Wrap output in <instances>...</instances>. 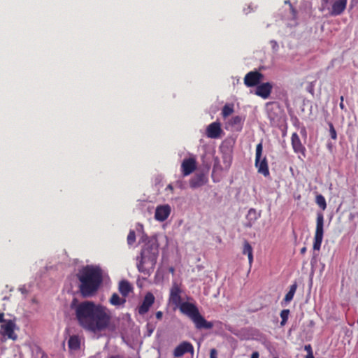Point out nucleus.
Here are the masks:
<instances>
[{"mask_svg":"<svg viewBox=\"0 0 358 358\" xmlns=\"http://www.w3.org/2000/svg\"><path fill=\"white\" fill-rule=\"evenodd\" d=\"M163 316V313L162 311H157L156 313V317L157 320H162Z\"/></svg>","mask_w":358,"mask_h":358,"instance_id":"4c0bfd02","label":"nucleus"},{"mask_svg":"<svg viewBox=\"0 0 358 358\" xmlns=\"http://www.w3.org/2000/svg\"><path fill=\"white\" fill-rule=\"evenodd\" d=\"M324 216L322 213H318L317 214V224H316V229L315 234L314 238L313 243V249L315 250H319L321 247V244L323 239L324 234Z\"/></svg>","mask_w":358,"mask_h":358,"instance_id":"39448f33","label":"nucleus"},{"mask_svg":"<svg viewBox=\"0 0 358 358\" xmlns=\"http://www.w3.org/2000/svg\"><path fill=\"white\" fill-rule=\"evenodd\" d=\"M217 352L215 348L210 350V358H217Z\"/></svg>","mask_w":358,"mask_h":358,"instance_id":"72a5a7b5","label":"nucleus"},{"mask_svg":"<svg viewBox=\"0 0 358 358\" xmlns=\"http://www.w3.org/2000/svg\"><path fill=\"white\" fill-rule=\"evenodd\" d=\"M263 152L262 143H259L256 147L255 155V166L257 168L258 173L262 174L264 176L267 177L269 176V170L266 157H264L262 159Z\"/></svg>","mask_w":358,"mask_h":358,"instance_id":"20e7f679","label":"nucleus"},{"mask_svg":"<svg viewBox=\"0 0 358 358\" xmlns=\"http://www.w3.org/2000/svg\"><path fill=\"white\" fill-rule=\"evenodd\" d=\"M296 288H297L296 282H294L293 285H292L290 286L289 291L286 294L285 299H284V301L285 303H289L292 300L294 295L296 292Z\"/></svg>","mask_w":358,"mask_h":358,"instance_id":"b1692460","label":"nucleus"},{"mask_svg":"<svg viewBox=\"0 0 358 358\" xmlns=\"http://www.w3.org/2000/svg\"><path fill=\"white\" fill-rule=\"evenodd\" d=\"M259 217V213L254 208H250L246 215L247 222L245 224L246 227H251Z\"/></svg>","mask_w":358,"mask_h":358,"instance_id":"aec40b11","label":"nucleus"},{"mask_svg":"<svg viewBox=\"0 0 358 358\" xmlns=\"http://www.w3.org/2000/svg\"><path fill=\"white\" fill-rule=\"evenodd\" d=\"M80 282V291L85 297L92 296L102 282L101 269L98 266L87 265L77 273Z\"/></svg>","mask_w":358,"mask_h":358,"instance_id":"f03ea898","label":"nucleus"},{"mask_svg":"<svg viewBox=\"0 0 358 358\" xmlns=\"http://www.w3.org/2000/svg\"><path fill=\"white\" fill-rule=\"evenodd\" d=\"M206 177L204 173H196L189 180V185L192 188H197L203 186L206 182Z\"/></svg>","mask_w":358,"mask_h":358,"instance_id":"a211bd4d","label":"nucleus"},{"mask_svg":"<svg viewBox=\"0 0 358 358\" xmlns=\"http://www.w3.org/2000/svg\"><path fill=\"white\" fill-rule=\"evenodd\" d=\"M136 241V234L134 230H130L128 236H127V243L129 245H131L134 244V243Z\"/></svg>","mask_w":358,"mask_h":358,"instance_id":"7c9ffc66","label":"nucleus"},{"mask_svg":"<svg viewBox=\"0 0 358 358\" xmlns=\"http://www.w3.org/2000/svg\"><path fill=\"white\" fill-rule=\"evenodd\" d=\"M188 352L193 355L194 347L191 343L183 341L174 349L173 355L176 357H180Z\"/></svg>","mask_w":358,"mask_h":358,"instance_id":"1a4fd4ad","label":"nucleus"},{"mask_svg":"<svg viewBox=\"0 0 358 358\" xmlns=\"http://www.w3.org/2000/svg\"><path fill=\"white\" fill-rule=\"evenodd\" d=\"M192 320L197 329H210L213 327V322L206 320L200 313H199Z\"/></svg>","mask_w":358,"mask_h":358,"instance_id":"f8f14e48","label":"nucleus"},{"mask_svg":"<svg viewBox=\"0 0 358 358\" xmlns=\"http://www.w3.org/2000/svg\"><path fill=\"white\" fill-rule=\"evenodd\" d=\"M171 207L169 205H161L156 208L155 218L160 222L166 220L171 213Z\"/></svg>","mask_w":358,"mask_h":358,"instance_id":"9b49d317","label":"nucleus"},{"mask_svg":"<svg viewBox=\"0 0 358 358\" xmlns=\"http://www.w3.org/2000/svg\"><path fill=\"white\" fill-rule=\"evenodd\" d=\"M182 171L184 176L192 173L196 168V162L194 158L185 159L181 164Z\"/></svg>","mask_w":358,"mask_h":358,"instance_id":"4468645a","label":"nucleus"},{"mask_svg":"<svg viewBox=\"0 0 358 358\" xmlns=\"http://www.w3.org/2000/svg\"><path fill=\"white\" fill-rule=\"evenodd\" d=\"M4 314L0 313V323L2 322L3 324L5 323L6 320L3 319Z\"/></svg>","mask_w":358,"mask_h":358,"instance_id":"ea45409f","label":"nucleus"},{"mask_svg":"<svg viewBox=\"0 0 358 358\" xmlns=\"http://www.w3.org/2000/svg\"><path fill=\"white\" fill-rule=\"evenodd\" d=\"M234 112V109L231 106L229 105H225L222 108V115L226 117L230 115Z\"/></svg>","mask_w":358,"mask_h":358,"instance_id":"c756f323","label":"nucleus"},{"mask_svg":"<svg viewBox=\"0 0 358 358\" xmlns=\"http://www.w3.org/2000/svg\"><path fill=\"white\" fill-rule=\"evenodd\" d=\"M180 311L192 320L199 313V309L191 303L182 302L180 305Z\"/></svg>","mask_w":358,"mask_h":358,"instance_id":"9d476101","label":"nucleus"},{"mask_svg":"<svg viewBox=\"0 0 358 358\" xmlns=\"http://www.w3.org/2000/svg\"><path fill=\"white\" fill-rule=\"evenodd\" d=\"M154 301V295L150 292L147 293L144 297L142 304L138 307V313L140 315H144L148 313Z\"/></svg>","mask_w":358,"mask_h":358,"instance_id":"ddd939ff","label":"nucleus"},{"mask_svg":"<svg viewBox=\"0 0 358 358\" xmlns=\"http://www.w3.org/2000/svg\"><path fill=\"white\" fill-rule=\"evenodd\" d=\"M259 355L258 352H253L251 355V358H259Z\"/></svg>","mask_w":358,"mask_h":358,"instance_id":"58836bf2","label":"nucleus"},{"mask_svg":"<svg viewBox=\"0 0 358 358\" xmlns=\"http://www.w3.org/2000/svg\"><path fill=\"white\" fill-rule=\"evenodd\" d=\"M316 203L323 210L327 208V203L324 197L322 194H317L315 198Z\"/></svg>","mask_w":358,"mask_h":358,"instance_id":"a878e982","label":"nucleus"},{"mask_svg":"<svg viewBox=\"0 0 358 358\" xmlns=\"http://www.w3.org/2000/svg\"><path fill=\"white\" fill-rule=\"evenodd\" d=\"M272 88L273 85L271 83H264L257 86L255 94L263 99H267L270 96Z\"/></svg>","mask_w":358,"mask_h":358,"instance_id":"2eb2a0df","label":"nucleus"},{"mask_svg":"<svg viewBox=\"0 0 358 358\" xmlns=\"http://www.w3.org/2000/svg\"><path fill=\"white\" fill-rule=\"evenodd\" d=\"M347 0H336L331 6L330 15L337 16L342 14L346 8Z\"/></svg>","mask_w":358,"mask_h":358,"instance_id":"dca6fc26","label":"nucleus"},{"mask_svg":"<svg viewBox=\"0 0 358 358\" xmlns=\"http://www.w3.org/2000/svg\"><path fill=\"white\" fill-rule=\"evenodd\" d=\"M152 332H153V329H148V335L149 336H150Z\"/></svg>","mask_w":358,"mask_h":358,"instance_id":"c03bdc74","label":"nucleus"},{"mask_svg":"<svg viewBox=\"0 0 358 358\" xmlns=\"http://www.w3.org/2000/svg\"><path fill=\"white\" fill-rule=\"evenodd\" d=\"M268 117L271 121V124H275L278 122V115H276L275 112L273 111V110H270L268 111Z\"/></svg>","mask_w":358,"mask_h":358,"instance_id":"c85d7f7f","label":"nucleus"},{"mask_svg":"<svg viewBox=\"0 0 358 358\" xmlns=\"http://www.w3.org/2000/svg\"><path fill=\"white\" fill-rule=\"evenodd\" d=\"M166 189L173 191V187L172 186V185L170 184V185H169L167 186Z\"/></svg>","mask_w":358,"mask_h":358,"instance_id":"79ce46f5","label":"nucleus"},{"mask_svg":"<svg viewBox=\"0 0 358 358\" xmlns=\"http://www.w3.org/2000/svg\"><path fill=\"white\" fill-rule=\"evenodd\" d=\"M339 106L342 110H345V107L343 103V96H341V103L339 104Z\"/></svg>","mask_w":358,"mask_h":358,"instance_id":"e433bc0d","label":"nucleus"},{"mask_svg":"<svg viewBox=\"0 0 358 358\" xmlns=\"http://www.w3.org/2000/svg\"><path fill=\"white\" fill-rule=\"evenodd\" d=\"M126 299L123 298H120V296L113 293L110 299V303L113 306H122L125 303Z\"/></svg>","mask_w":358,"mask_h":358,"instance_id":"4be33fe9","label":"nucleus"},{"mask_svg":"<svg viewBox=\"0 0 358 358\" xmlns=\"http://www.w3.org/2000/svg\"><path fill=\"white\" fill-rule=\"evenodd\" d=\"M68 343L69 348L71 350H78L80 348V340L76 336H71Z\"/></svg>","mask_w":358,"mask_h":358,"instance_id":"393cba45","label":"nucleus"},{"mask_svg":"<svg viewBox=\"0 0 358 358\" xmlns=\"http://www.w3.org/2000/svg\"><path fill=\"white\" fill-rule=\"evenodd\" d=\"M108 358H121L120 356H111Z\"/></svg>","mask_w":358,"mask_h":358,"instance_id":"a18cd8bd","label":"nucleus"},{"mask_svg":"<svg viewBox=\"0 0 358 358\" xmlns=\"http://www.w3.org/2000/svg\"><path fill=\"white\" fill-rule=\"evenodd\" d=\"M289 315V310L288 309H284L280 313V317L282 319L280 322V325L284 326L286 322H287L288 317Z\"/></svg>","mask_w":358,"mask_h":358,"instance_id":"bb28decb","label":"nucleus"},{"mask_svg":"<svg viewBox=\"0 0 358 358\" xmlns=\"http://www.w3.org/2000/svg\"><path fill=\"white\" fill-rule=\"evenodd\" d=\"M222 132L220 124L218 122H213L209 124L206 129V134L208 137L212 138H217L220 136Z\"/></svg>","mask_w":358,"mask_h":358,"instance_id":"f3484780","label":"nucleus"},{"mask_svg":"<svg viewBox=\"0 0 358 358\" xmlns=\"http://www.w3.org/2000/svg\"><path fill=\"white\" fill-rule=\"evenodd\" d=\"M329 133H330L331 138L334 140H336L337 138V134H336V131L334 127V125L331 123L329 124Z\"/></svg>","mask_w":358,"mask_h":358,"instance_id":"473e14b6","label":"nucleus"},{"mask_svg":"<svg viewBox=\"0 0 358 358\" xmlns=\"http://www.w3.org/2000/svg\"><path fill=\"white\" fill-rule=\"evenodd\" d=\"M306 251V247H303L301 249V254H304Z\"/></svg>","mask_w":358,"mask_h":358,"instance_id":"37998d69","label":"nucleus"},{"mask_svg":"<svg viewBox=\"0 0 358 358\" xmlns=\"http://www.w3.org/2000/svg\"><path fill=\"white\" fill-rule=\"evenodd\" d=\"M273 358H278V357H273Z\"/></svg>","mask_w":358,"mask_h":358,"instance_id":"49530a36","label":"nucleus"},{"mask_svg":"<svg viewBox=\"0 0 358 358\" xmlns=\"http://www.w3.org/2000/svg\"><path fill=\"white\" fill-rule=\"evenodd\" d=\"M306 358H315L313 356V353H310L306 356Z\"/></svg>","mask_w":358,"mask_h":358,"instance_id":"a19ab883","label":"nucleus"},{"mask_svg":"<svg viewBox=\"0 0 358 358\" xmlns=\"http://www.w3.org/2000/svg\"><path fill=\"white\" fill-rule=\"evenodd\" d=\"M118 289L120 293L125 299V297H127L132 291L133 287L127 280H122L119 283Z\"/></svg>","mask_w":358,"mask_h":358,"instance_id":"6ab92c4d","label":"nucleus"},{"mask_svg":"<svg viewBox=\"0 0 358 358\" xmlns=\"http://www.w3.org/2000/svg\"><path fill=\"white\" fill-rule=\"evenodd\" d=\"M71 308L75 312L78 324L93 333L105 331L109 327L111 316L108 309L90 301L79 303L74 299Z\"/></svg>","mask_w":358,"mask_h":358,"instance_id":"f257e3e1","label":"nucleus"},{"mask_svg":"<svg viewBox=\"0 0 358 358\" xmlns=\"http://www.w3.org/2000/svg\"><path fill=\"white\" fill-rule=\"evenodd\" d=\"M15 323L11 320L5 321V323L1 326V333L13 341L16 340L17 336L14 332Z\"/></svg>","mask_w":358,"mask_h":358,"instance_id":"6e6552de","label":"nucleus"},{"mask_svg":"<svg viewBox=\"0 0 358 358\" xmlns=\"http://www.w3.org/2000/svg\"><path fill=\"white\" fill-rule=\"evenodd\" d=\"M159 255V243L156 236H152L145 243L141 249L140 256L137 257L138 261L137 268L139 272L149 274L144 264H149L150 268L153 269L157 263Z\"/></svg>","mask_w":358,"mask_h":358,"instance_id":"7ed1b4c3","label":"nucleus"},{"mask_svg":"<svg viewBox=\"0 0 358 358\" xmlns=\"http://www.w3.org/2000/svg\"><path fill=\"white\" fill-rule=\"evenodd\" d=\"M242 118L240 116L233 117L231 120V124L233 126L241 125Z\"/></svg>","mask_w":358,"mask_h":358,"instance_id":"2f4dec72","label":"nucleus"},{"mask_svg":"<svg viewBox=\"0 0 358 358\" xmlns=\"http://www.w3.org/2000/svg\"><path fill=\"white\" fill-rule=\"evenodd\" d=\"M243 253L248 257L249 263L251 264L253 260L252 248L248 241H245Z\"/></svg>","mask_w":358,"mask_h":358,"instance_id":"5701e85b","label":"nucleus"},{"mask_svg":"<svg viewBox=\"0 0 358 358\" xmlns=\"http://www.w3.org/2000/svg\"><path fill=\"white\" fill-rule=\"evenodd\" d=\"M292 145L296 152H300L304 150V147L302 145L299 136L296 133H294L292 136Z\"/></svg>","mask_w":358,"mask_h":358,"instance_id":"412c9836","label":"nucleus"},{"mask_svg":"<svg viewBox=\"0 0 358 358\" xmlns=\"http://www.w3.org/2000/svg\"><path fill=\"white\" fill-rule=\"evenodd\" d=\"M150 238V237L149 238L146 234H143V236L141 238V241L145 243Z\"/></svg>","mask_w":358,"mask_h":358,"instance_id":"c9c22d12","label":"nucleus"},{"mask_svg":"<svg viewBox=\"0 0 358 358\" xmlns=\"http://www.w3.org/2000/svg\"><path fill=\"white\" fill-rule=\"evenodd\" d=\"M264 78V75L258 71L248 73L244 78V83L248 87L258 85Z\"/></svg>","mask_w":358,"mask_h":358,"instance_id":"423d86ee","label":"nucleus"},{"mask_svg":"<svg viewBox=\"0 0 358 358\" xmlns=\"http://www.w3.org/2000/svg\"><path fill=\"white\" fill-rule=\"evenodd\" d=\"M285 4H288L289 7V10L292 15V19L296 22V20L297 19V11L296 9L293 7L292 4L291 3L289 0H285Z\"/></svg>","mask_w":358,"mask_h":358,"instance_id":"cd10ccee","label":"nucleus"},{"mask_svg":"<svg viewBox=\"0 0 358 358\" xmlns=\"http://www.w3.org/2000/svg\"><path fill=\"white\" fill-rule=\"evenodd\" d=\"M182 292V291L180 287V285L176 282H173L170 290L169 302L176 306H179L182 303V298L180 296Z\"/></svg>","mask_w":358,"mask_h":358,"instance_id":"0eeeda50","label":"nucleus"},{"mask_svg":"<svg viewBox=\"0 0 358 358\" xmlns=\"http://www.w3.org/2000/svg\"><path fill=\"white\" fill-rule=\"evenodd\" d=\"M304 350L307 352V355H309L310 353H313L312 347L310 344L306 345L304 347Z\"/></svg>","mask_w":358,"mask_h":358,"instance_id":"f704fd0d","label":"nucleus"}]
</instances>
